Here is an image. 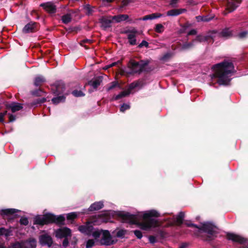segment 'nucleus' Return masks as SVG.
<instances>
[{
    "label": "nucleus",
    "instance_id": "603ef678",
    "mask_svg": "<svg viewBox=\"0 0 248 248\" xmlns=\"http://www.w3.org/2000/svg\"><path fill=\"white\" fill-rule=\"evenodd\" d=\"M130 2V0H124L122 1V4L123 6H127Z\"/></svg>",
    "mask_w": 248,
    "mask_h": 248
},
{
    "label": "nucleus",
    "instance_id": "f3484780",
    "mask_svg": "<svg viewBox=\"0 0 248 248\" xmlns=\"http://www.w3.org/2000/svg\"><path fill=\"white\" fill-rule=\"evenodd\" d=\"M40 6L43 7L46 12L49 13H54L56 11L55 6L50 2L41 3Z\"/></svg>",
    "mask_w": 248,
    "mask_h": 248
},
{
    "label": "nucleus",
    "instance_id": "a878e982",
    "mask_svg": "<svg viewBox=\"0 0 248 248\" xmlns=\"http://www.w3.org/2000/svg\"><path fill=\"white\" fill-rule=\"evenodd\" d=\"M19 212V210L14 209V208H9L6 209H2L0 211V213L1 215H14L15 213Z\"/></svg>",
    "mask_w": 248,
    "mask_h": 248
},
{
    "label": "nucleus",
    "instance_id": "ea45409f",
    "mask_svg": "<svg viewBox=\"0 0 248 248\" xmlns=\"http://www.w3.org/2000/svg\"><path fill=\"white\" fill-rule=\"evenodd\" d=\"M126 233V230L121 229L119 230L116 233V236L118 237H123Z\"/></svg>",
    "mask_w": 248,
    "mask_h": 248
},
{
    "label": "nucleus",
    "instance_id": "2f4dec72",
    "mask_svg": "<svg viewBox=\"0 0 248 248\" xmlns=\"http://www.w3.org/2000/svg\"><path fill=\"white\" fill-rule=\"evenodd\" d=\"M65 97L63 95L59 96L52 99V102L54 104H58L59 103L63 102L65 101Z\"/></svg>",
    "mask_w": 248,
    "mask_h": 248
},
{
    "label": "nucleus",
    "instance_id": "c85d7f7f",
    "mask_svg": "<svg viewBox=\"0 0 248 248\" xmlns=\"http://www.w3.org/2000/svg\"><path fill=\"white\" fill-rule=\"evenodd\" d=\"M45 81V79L42 76H39L35 78L34 84L35 86H40Z\"/></svg>",
    "mask_w": 248,
    "mask_h": 248
},
{
    "label": "nucleus",
    "instance_id": "f257e3e1",
    "mask_svg": "<svg viewBox=\"0 0 248 248\" xmlns=\"http://www.w3.org/2000/svg\"><path fill=\"white\" fill-rule=\"evenodd\" d=\"M214 74L211 75V79L220 85H226L231 80V77L234 71L232 63L229 61L216 64L212 66Z\"/></svg>",
    "mask_w": 248,
    "mask_h": 248
},
{
    "label": "nucleus",
    "instance_id": "b1692460",
    "mask_svg": "<svg viewBox=\"0 0 248 248\" xmlns=\"http://www.w3.org/2000/svg\"><path fill=\"white\" fill-rule=\"evenodd\" d=\"M128 17L129 16L127 15H119L112 16L113 21L117 23L125 21L128 19Z\"/></svg>",
    "mask_w": 248,
    "mask_h": 248
},
{
    "label": "nucleus",
    "instance_id": "39448f33",
    "mask_svg": "<svg viewBox=\"0 0 248 248\" xmlns=\"http://www.w3.org/2000/svg\"><path fill=\"white\" fill-rule=\"evenodd\" d=\"M65 220L62 215L56 216L51 214H46L44 216H37L34 218V224L43 225L44 224L56 222L62 223Z\"/></svg>",
    "mask_w": 248,
    "mask_h": 248
},
{
    "label": "nucleus",
    "instance_id": "1a4fd4ad",
    "mask_svg": "<svg viewBox=\"0 0 248 248\" xmlns=\"http://www.w3.org/2000/svg\"><path fill=\"white\" fill-rule=\"evenodd\" d=\"M55 233L57 238H66L71 236V230L67 227H62L57 229Z\"/></svg>",
    "mask_w": 248,
    "mask_h": 248
},
{
    "label": "nucleus",
    "instance_id": "f8f14e48",
    "mask_svg": "<svg viewBox=\"0 0 248 248\" xmlns=\"http://www.w3.org/2000/svg\"><path fill=\"white\" fill-rule=\"evenodd\" d=\"M78 230L81 233L88 236H91L94 228L90 222H88L85 225L79 226Z\"/></svg>",
    "mask_w": 248,
    "mask_h": 248
},
{
    "label": "nucleus",
    "instance_id": "393cba45",
    "mask_svg": "<svg viewBox=\"0 0 248 248\" xmlns=\"http://www.w3.org/2000/svg\"><path fill=\"white\" fill-rule=\"evenodd\" d=\"M101 82L102 78L101 77H98L94 78L93 80L89 81L88 84L93 88L96 89L100 85Z\"/></svg>",
    "mask_w": 248,
    "mask_h": 248
},
{
    "label": "nucleus",
    "instance_id": "de8ad7c7",
    "mask_svg": "<svg viewBox=\"0 0 248 248\" xmlns=\"http://www.w3.org/2000/svg\"><path fill=\"white\" fill-rule=\"evenodd\" d=\"M248 34V32L246 31H242L239 33L238 36L240 38H243L245 37Z\"/></svg>",
    "mask_w": 248,
    "mask_h": 248
},
{
    "label": "nucleus",
    "instance_id": "a19ab883",
    "mask_svg": "<svg viewBox=\"0 0 248 248\" xmlns=\"http://www.w3.org/2000/svg\"><path fill=\"white\" fill-rule=\"evenodd\" d=\"M84 9L87 11L88 15H90L93 12V8L89 4L85 5Z\"/></svg>",
    "mask_w": 248,
    "mask_h": 248
},
{
    "label": "nucleus",
    "instance_id": "e433bc0d",
    "mask_svg": "<svg viewBox=\"0 0 248 248\" xmlns=\"http://www.w3.org/2000/svg\"><path fill=\"white\" fill-rule=\"evenodd\" d=\"M164 31V26L161 24H157L155 25V31L158 33H162Z\"/></svg>",
    "mask_w": 248,
    "mask_h": 248
},
{
    "label": "nucleus",
    "instance_id": "f704fd0d",
    "mask_svg": "<svg viewBox=\"0 0 248 248\" xmlns=\"http://www.w3.org/2000/svg\"><path fill=\"white\" fill-rule=\"evenodd\" d=\"M184 217V213L183 212L179 213L177 217H176V222L178 224L180 225L183 223V219Z\"/></svg>",
    "mask_w": 248,
    "mask_h": 248
},
{
    "label": "nucleus",
    "instance_id": "7ed1b4c3",
    "mask_svg": "<svg viewBox=\"0 0 248 248\" xmlns=\"http://www.w3.org/2000/svg\"><path fill=\"white\" fill-rule=\"evenodd\" d=\"M186 226L188 227H194L197 229V235L202 236L201 234L202 232H206L208 234V238L205 239L206 240H210L211 237L215 235L217 233V228L216 227L210 222H205L200 226L192 223H186Z\"/></svg>",
    "mask_w": 248,
    "mask_h": 248
},
{
    "label": "nucleus",
    "instance_id": "680f3d73",
    "mask_svg": "<svg viewBox=\"0 0 248 248\" xmlns=\"http://www.w3.org/2000/svg\"><path fill=\"white\" fill-rule=\"evenodd\" d=\"M0 248H6V247H4L3 245L0 244Z\"/></svg>",
    "mask_w": 248,
    "mask_h": 248
},
{
    "label": "nucleus",
    "instance_id": "e2e57ef3",
    "mask_svg": "<svg viewBox=\"0 0 248 248\" xmlns=\"http://www.w3.org/2000/svg\"><path fill=\"white\" fill-rule=\"evenodd\" d=\"M168 56V54L165 55L164 57L163 58V59L164 60L167 56Z\"/></svg>",
    "mask_w": 248,
    "mask_h": 248
},
{
    "label": "nucleus",
    "instance_id": "c03bdc74",
    "mask_svg": "<svg viewBox=\"0 0 248 248\" xmlns=\"http://www.w3.org/2000/svg\"><path fill=\"white\" fill-rule=\"evenodd\" d=\"M20 223L22 225H27L28 224V219L26 217H22L20 219Z\"/></svg>",
    "mask_w": 248,
    "mask_h": 248
},
{
    "label": "nucleus",
    "instance_id": "5701e85b",
    "mask_svg": "<svg viewBox=\"0 0 248 248\" xmlns=\"http://www.w3.org/2000/svg\"><path fill=\"white\" fill-rule=\"evenodd\" d=\"M35 24V22H30L27 24L23 29V32L24 33H29L33 31Z\"/></svg>",
    "mask_w": 248,
    "mask_h": 248
},
{
    "label": "nucleus",
    "instance_id": "473e14b6",
    "mask_svg": "<svg viewBox=\"0 0 248 248\" xmlns=\"http://www.w3.org/2000/svg\"><path fill=\"white\" fill-rule=\"evenodd\" d=\"M102 231H103L102 230H99L98 229L95 230L94 229V230L92 232L91 235H92L94 238L97 239V238H99L100 236V235H102Z\"/></svg>",
    "mask_w": 248,
    "mask_h": 248
},
{
    "label": "nucleus",
    "instance_id": "8fccbe9b",
    "mask_svg": "<svg viewBox=\"0 0 248 248\" xmlns=\"http://www.w3.org/2000/svg\"><path fill=\"white\" fill-rule=\"evenodd\" d=\"M149 240L151 243L154 244L156 242V238L154 236H150L149 237Z\"/></svg>",
    "mask_w": 248,
    "mask_h": 248
},
{
    "label": "nucleus",
    "instance_id": "0e129e2a",
    "mask_svg": "<svg viewBox=\"0 0 248 248\" xmlns=\"http://www.w3.org/2000/svg\"><path fill=\"white\" fill-rule=\"evenodd\" d=\"M33 94H35V95L36 94V95H37V93H33Z\"/></svg>",
    "mask_w": 248,
    "mask_h": 248
},
{
    "label": "nucleus",
    "instance_id": "4be33fe9",
    "mask_svg": "<svg viewBox=\"0 0 248 248\" xmlns=\"http://www.w3.org/2000/svg\"><path fill=\"white\" fill-rule=\"evenodd\" d=\"M163 16V14L158 13H153V14H150V15H146V16H144V17H143V18L140 19L142 20H152V19L160 18Z\"/></svg>",
    "mask_w": 248,
    "mask_h": 248
},
{
    "label": "nucleus",
    "instance_id": "cd10ccee",
    "mask_svg": "<svg viewBox=\"0 0 248 248\" xmlns=\"http://www.w3.org/2000/svg\"><path fill=\"white\" fill-rule=\"evenodd\" d=\"M12 231L11 229H5L3 227L0 228V235H4L5 237H8L11 235Z\"/></svg>",
    "mask_w": 248,
    "mask_h": 248
},
{
    "label": "nucleus",
    "instance_id": "4c0bfd02",
    "mask_svg": "<svg viewBox=\"0 0 248 248\" xmlns=\"http://www.w3.org/2000/svg\"><path fill=\"white\" fill-rule=\"evenodd\" d=\"M118 87L120 88V85L119 84L118 82L117 81H113L110 83V84L109 85V86L108 88V90L110 91L114 88Z\"/></svg>",
    "mask_w": 248,
    "mask_h": 248
},
{
    "label": "nucleus",
    "instance_id": "49530a36",
    "mask_svg": "<svg viewBox=\"0 0 248 248\" xmlns=\"http://www.w3.org/2000/svg\"><path fill=\"white\" fill-rule=\"evenodd\" d=\"M149 45L148 43L144 40H143L139 45V47L141 48L143 46H145L146 47H148Z\"/></svg>",
    "mask_w": 248,
    "mask_h": 248
},
{
    "label": "nucleus",
    "instance_id": "2eb2a0df",
    "mask_svg": "<svg viewBox=\"0 0 248 248\" xmlns=\"http://www.w3.org/2000/svg\"><path fill=\"white\" fill-rule=\"evenodd\" d=\"M208 36L198 35L196 37V38L191 43H185L183 45V48L184 49H187L191 47L194 45V43L195 42H202L208 40Z\"/></svg>",
    "mask_w": 248,
    "mask_h": 248
},
{
    "label": "nucleus",
    "instance_id": "423d86ee",
    "mask_svg": "<svg viewBox=\"0 0 248 248\" xmlns=\"http://www.w3.org/2000/svg\"><path fill=\"white\" fill-rule=\"evenodd\" d=\"M144 85L142 80H138L131 83L127 90L122 92L119 94L114 97L113 99L117 100L122 97L126 96L131 93L132 91L136 88H141Z\"/></svg>",
    "mask_w": 248,
    "mask_h": 248
},
{
    "label": "nucleus",
    "instance_id": "052dcab7",
    "mask_svg": "<svg viewBox=\"0 0 248 248\" xmlns=\"http://www.w3.org/2000/svg\"><path fill=\"white\" fill-rule=\"evenodd\" d=\"M186 247H187V244H183L179 247V248H186Z\"/></svg>",
    "mask_w": 248,
    "mask_h": 248
},
{
    "label": "nucleus",
    "instance_id": "6e6552de",
    "mask_svg": "<svg viewBox=\"0 0 248 248\" xmlns=\"http://www.w3.org/2000/svg\"><path fill=\"white\" fill-rule=\"evenodd\" d=\"M102 237L100 240L101 245L110 246L115 243V241L113 240L112 236L111 235L108 231L104 230L102 231Z\"/></svg>",
    "mask_w": 248,
    "mask_h": 248
},
{
    "label": "nucleus",
    "instance_id": "4468645a",
    "mask_svg": "<svg viewBox=\"0 0 248 248\" xmlns=\"http://www.w3.org/2000/svg\"><path fill=\"white\" fill-rule=\"evenodd\" d=\"M125 33L127 34L129 43L131 45H135L136 44V36L137 31L135 29L128 30L125 31Z\"/></svg>",
    "mask_w": 248,
    "mask_h": 248
},
{
    "label": "nucleus",
    "instance_id": "9d476101",
    "mask_svg": "<svg viewBox=\"0 0 248 248\" xmlns=\"http://www.w3.org/2000/svg\"><path fill=\"white\" fill-rule=\"evenodd\" d=\"M227 238L228 239L233 242H237L240 244H245L248 245V240L240 235L233 233H228L227 234Z\"/></svg>",
    "mask_w": 248,
    "mask_h": 248
},
{
    "label": "nucleus",
    "instance_id": "dca6fc26",
    "mask_svg": "<svg viewBox=\"0 0 248 248\" xmlns=\"http://www.w3.org/2000/svg\"><path fill=\"white\" fill-rule=\"evenodd\" d=\"M241 2V0H227L226 9L229 12L234 11Z\"/></svg>",
    "mask_w": 248,
    "mask_h": 248
},
{
    "label": "nucleus",
    "instance_id": "864d4df0",
    "mask_svg": "<svg viewBox=\"0 0 248 248\" xmlns=\"http://www.w3.org/2000/svg\"><path fill=\"white\" fill-rule=\"evenodd\" d=\"M197 33V31L195 30H191L188 33V35H195Z\"/></svg>",
    "mask_w": 248,
    "mask_h": 248
},
{
    "label": "nucleus",
    "instance_id": "4d7b16f0",
    "mask_svg": "<svg viewBox=\"0 0 248 248\" xmlns=\"http://www.w3.org/2000/svg\"><path fill=\"white\" fill-rule=\"evenodd\" d=\"M178 0H171L170 2V5L174 7L175 5L177 3Z\"/></svg>",
    "mask_w": 248,
    "mask_h": 248
},
{
    "label": "nucleus",
    "instance_id": "72a5a7b5",
    "mask_svg": "<svg viewBox=\"0 0 248 248\" xmlns=\"http://www.w3.org/2000/svg\"><path fill=\"white\" fill-rule=\"evenodd\" d=\"M62 22L65 24H67L70 22L71 20V15L69 14H67L65 15H63L62 17Z\"/></svg>",
    "mask_w": 248,
    "mask_h": 248
},
{
    "label": "nucleus",
    "instance_id": "a18cd8bd",
    "mask_svg": "<svg viewBox=\"0 0 248 248\" xmlns=\"http://www.w3.org/2000/svg\"><path fill=\"white\" fill-rule=\"evenodd\" d=\"M134 234L136 236V237L139 238L140 239L142 237V234L141 232L139 230H135L134 231Z\"/></svg>",
    "mask_w": 248,
    "mask_h": 248
},
{
    "label": "nucleus",
    "instance_id": "bf43d9fd",
    "mask_svg": "<svg viewBox=\"0 0 248 248\" xmlns=\"http://www.w3.org/2000/svg\"><path fill=\"white\" fill-rule=\"evenodd\" d=\"M91 42V40H88V39L84 40H83L82 42L81 43V45H82V44L84 43H90Z\"/></svg>",
    "mask_w": 248,
    "mask_h": 248
},
{
    "label": "nucleus",
    "instance_id": "09e8293b",
    "mask_svg": "<svg viewBox=\"0 0 248 248\" xmlns=\"http://www.w3.org/2000/svg\"><path fill=\"white\" fill-rule=\"evenodd\" d=\"M7 113V111H5L4 112L0 113V122H2L3 121V118L6 115Z\"/></svg>",
    "mask_w": 248,
    "mask_h": 248
},
{
    "label": "nucleus",
    "instance_id": "5fc2aeb1",
    "mask_svg": "<svg viewBox=\"0 0 248 248\" xmlns=\"http://www.w3.org/2000/svg\"><path fill=\"white\" fill-rule=\"evenodd\" d=\"M196 18L197 19H199V18H200L203 21H208L210 20V19H208V18H206V17L197 16Z\"/></svg>",
    "mask_w": 248,
    "mask_h": 248
},
{
    "label": "nucleus",
    "instance_id": "58836bf2",
    "mask_svg": "<svg viewBox=\"0 0 248 248\" xmlns=\"http://www.w3.org/2000/svg\"><path fill=\"white\" fill-rule=\"evenodd\" d=\"M72 94L76 97H81L84 95V94L81 91L74 90L72 92Z\"/></svg>",
    "mask_w": 248,
    "mask_h": 248
},
{
    "label": "nucleus",
    "instance_id": "3c124183",
    "mask_svg": "<svg viewBox=\"0 0 248 248\" xmlns=\"http://www.w3.org/2000/svg\"><path fill=\"white\" fill-rule=\"evenodd\" d=\"M64 238V239L63 241L62 245L63 247H66L69 244V241H68L67 237Z\"/></svg>",
    "mask_w": 248,
    "mask_h": 248
},
{
    "label": "nucleus",
    "instance_id": "13d9d810",
    "mask_svg": "<svg viewBox=\"0 0 248 248\" xmlns=\"http://www.w3.org/2000/svg\"><path fill=\"white\" fill-rule=\"evenodd\" d=\"M117 62H114L110 64L107 65L106 66V69H108V68H110V67H111L112 66H114L116 65L117 64Z\"/></svg>",
    "mask_w": 248,
    "mask_h": 248
},
{
    "label": "nucleus",
    "instance_id": "20e7f679",
    "mask_svg": "<svg viewBox=\"0 0 248 248\" xmlns=\"http://www.w3.org/2000/svg\"><path fill=\"white\" fill-rule=\"evenodd\" d=\"M148 64L147 61L143 60L136 61L134 60H130L127 64V68L124 70V72L127 75L139 74L145 69Z\"/></svg>",
    "mask_w": 248,
    "mask_h": 248
},
{
    "label": "nucleus",
    "instance_id": "a211bd4d",
    "mask_svg": "<svg viewBox=\"0 0 248 248\" xmlns=\"http://www.w3.org/2000/svg\"><path fill=\"white\" fill-rule=\"evenodd\" d=\"M54 87L55 88V90L54 93L57 95L63 93L65 90L64 84L61 81L57 82Z\"/></svg>",
    "mask_w": 248,
    "mask_h": 248
},
{
    "label": "nucleus",
    "instance_id": "0eeeda50",
    "mask_svg": "<svg viewBox=\"0 0 248 248\" xmlns=\"http://www.w3.org/2000/svg\"><path fill=\"white\" fill-rule=\"evenodd\" d=\"M36 240L31 238L21 242H16L13 244L10 248H36Z\"/></svg>",
    "mask_w": 248,
    "mask_h": 248
},
{
    "label": "nucleus",
    "instance_id": "f03ea898",
    "mask_svg": "<svg viewBox=\"0 0 248 248\" xmlns=\"http://www.w3.org/2000/svg\"><path fill=\"white\" fill-rule=\"evenodd\" d=\"M159 216V213L154 210L144 212L143 214V220L139 223L140 228L143 230L148 231L157 227L158 225V221L153 217H157Z\"/></svg>",
    "mask_w": 248,
    "mask_h": 248
},
{
    "label": "nucleus",
    "instance_id": "9b49d317",
    "mask_svg": "<svg viewBox=\"0 0 248 248\" xmlns=\"http://www.w3.org/2000/svg\"><path fill=\"white\" fill-rule=\"evenodd\" d=\"M39 243L43 246H47L50 247L52 244L53 241L50 235L47 234H44L40 236Z\"/></svg>",
    "mask_w": 248,
    "mask_h": 248
},
{
    "label": "nucleus",
    "instance_id": "6ab92c4d",
    "mask_svg": "<svg viewBox=\"0 0 248 248\" xmlns=\"http://www.w3.org/2000/svg\"><path fill=\"white\" fill-rule=\"evenodd\" d=\"M186 9H173L167 12V16H176L186 12Z\"/></svg>",
    "mask_w": 248,
    "mask_h": 248
},
{
    "label": "nucleus",
    "instance_id": "c9c22d12",
    "mask_svg": "<svg viewBox=\"0 0 248 248\" xmlns=\"http://www.w3.org/2000/svg\"><path fill=\"white\" fill-rule=\"evenodd\" d=\"M79 213L78 212H72L67 214L66 217L68 220H73L76 218L79 215Z\"/></svg>",
    "mask_w": 248,
    "mask_h": 248
},
{
    "label": "nucleus",
    "instance_id": "79ce46f5",
    "mask_svg": "<svg viewBox=\"0 0 248 248\" xmlns=\"http://www.w3.org/2000/svg\"><path fill=\"white\" fill-rule=\"evenodd\" d=\"M94 245V241L93 239H89L87 241L86 248H91Z\"/></svg>",
    "mask_w": 248,
    "mask_h": 248
},
{
    "label": "nucleus",
    "instance_id": "ddd939ff",
    "mask_svg": "<svg viewBox=\"0 0 248 248\" xmlns=\"http://www.w3.org/2000/svg\"><path fill=\"white\" fill-rule=\"evenodd\" d=\"M104 204L102 202H95L90 206L88 209H83L82 214H88L89 211H94L101 209L103 207Z\"/></svg>",
    "mask_w": 248,
    "mask_h": 248
},
{
    "label": "nucleus",
    "instance_id": "aec40b11",
    "mask_svg": "<svg viewBox=\"0 0 248 248\" xmlns=\"http://www.w3.org/2000/svg\"><path fill=\"white\" fill-rule=\"evenodd\" d=\"M112 22H113V19L112 18L111 16L103 17L101 19L102 26L105 28L110 27Z\"/></svg>",
    "mask_w": 248,
    "mask_h": 248
},
{
    "label": "nucleus",
    "instance_id": "6e6d98bb",
    "mask_svg": "<svg viewBox=\"0 0 248 248\" xmlns=\"http://www.w3.org/2000/svg\"><path fill=\"white\" fill-rule=\"evenodd\" d=\"M16 120V117L15 116L12 115V114H10L9 115V121L10 122H13L15 120Z\"/></svg>",
    "mask_w": 248,
    "mask_h": 248
},
{
    "label": "nucleus",
    "instance_id": "bb28decb",
    "mask_svg": "<svg viewBox=\"0 0 248 248\" xmlns=\"http://www.w3.org/2000/svg\"><path fill=\"white\" fill-rule=\"evenodd\" d=\"M232 35V31L230 30V29L226 28L223 30L220 33L219 36L220 37L228 38Z\"/></svg>",
    "mask_w": 248,
    "mask_h": 248
},
{
    "label": "nucleus",
    "instance_id": "69168bd1",
    "mask_svg": "<svg viewBox=\"0 0 248 248\" xmlns=\"http://www.w3.org/2000/svg\"><path fill=\"white\" fill-rule=\"evenodd\" d=\"M85 48H86V49H88V47H86V46H85Z\"/></svg>",
    "mask_w": 248,
    "mask_h": 248
},
{
    "label": "nucleus",
    "instance_id": "c756f323",
    "mask_svg": "<svg viewBox=\"0 0 248 248\" xmlns=\"http://www.w3.org/2000/svg\"><path fill=\"white\" fill-rule=\"evenodd\" d=\"M126 218H127L128 221L132 224H135L137 222V217L136 215H131L129 213H126L125 215Z\"/></svg>",
    "mask_w": 248,
    "mask_h": 248
},
{
    "label": "nucleus",
    "instance_id": "37998d69",
    "mask_svg": "<svg viewBox=\"0 0 248 248\" xmlns=\"http://www.w3.org/2000/svg\"><path fill=\"white\" fill-rule=\"evenodd\" d=\"M130 108V106L128 104H124L120 108V111L124 112L125 110L128 109Z\"/></svg>",
    "mask_w": 248,
    "mask_h": 248
},
{
    "label": "nucleus",
    "instance_id": "412c9836",
    "mask_svg": "<svg viewBox=\"0 0 248 248\" xmlns=\"http://www.w3.org/2000/svg\"><path fill=\"white\" fill-rule=\"evenodd\" d=\"M7 108L11 109L12 112H15L23 108L22 105L18 103L12 102L7 105Z\"/></svg>",
    "mask_w": 248,
    "mask_h": 248
},
{
    "label": "nucleus",
    "instance_id": "7c9ffc66",
    "mask_svg": "<svg viewBox=\"0 0 248 248\" xmlns=\"http://www.w3.org/2000/svg\"><path fill=\"white\" fill-rule=\"evenodd\" d=\"M46 101V99L45 97H42L41 98H38V99H37L35 100L34 101H33L31 103V106L32 107H34V106L36 107L38 105L42 104V103L45 102Z\"/></svg>",
    "mask_w": 248,
    "mask_h": 248
}]
</instances>
